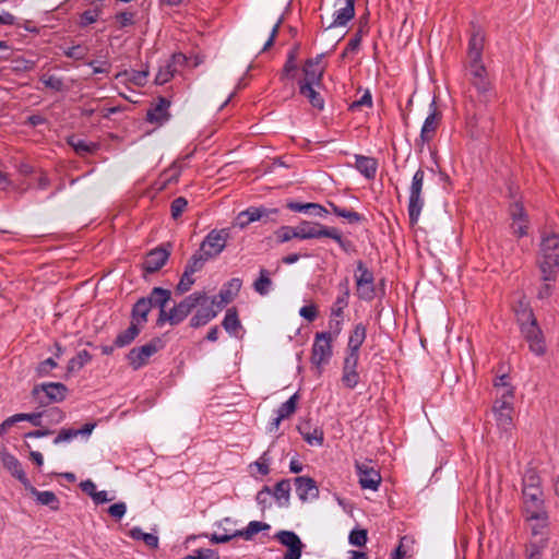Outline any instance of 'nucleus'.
Returning a JSON list of instances; mask_svg holds the SVG:
<instances>
[{
    "mask_svg": "<svg viewBox=\"0 0 559 559\" xmlns=\"http://www.w3.org/2000/svg\"><path fill=\"white\" fill-rule=\"evenodd\" d=\"M367 531L366 530H353L349 534V543L357 547H362L367 543Z\"/></svg>",
    "mask_w": 559,
    "mask_h": 559,
    "instance_id": "bf43d9fd",
    "label": "nucleus"
},
{
    "mask_svg": "<svg viewBox=\"0 0 559 559\" xmlns=\"http://www.w3.org/2000/svg\"><path fill=\"white\" fill-rule=\"evenodd\" d=\"M298 48L299 45H296L294 49L288 53L287 60L283 68V76H294V73L297 71L296 58Z\"/></svg>",
    "mask_w": 559,
    "mask_h": 559,
    "instance_id": "de8ad7c7",
    "label": "nucleus"
},
{
    "mask_svg": "<svg viewBox=\"0 0 559 559\" xmlns=\"http://www.w3.org/2000/svg\"><path fill=\"white\" fill-rule=\"evenodd\" d=\"M69 389L61 382H46L34 385L31 395L40 407L66 400Z\"/></svg>",
    "mask_w": 559,
    "mask_h": 559,
    "instance_id": "f03ea898",
    "label": "nucleus"
},
{
    "mask_svg": "<svg viewBox=\"0 0 559 559\" xmlns=\"http://www.w3.org/2000/svg\"><path fill=\"white\" fill-rule=\"evenodd\" d=\"M129 536L135 540H143L152 549L158 547V537L151 533H144L140 527H133L129 531Z\"/></svg>",
    "mask_w": 559,
    "mask_h": 559,
    "instance_id": "c9c22d12",
    "label": "nucleus"
},
{
    "mask_svg": "<svg viewBox=\"0 0 559 559\" xmlns=\"http://www.w3.org/2000/svg\"><path fill=\"white\" fill-rule=\"evenodd\" d=\"M197 559H219L218 552L210 548H201L194 551Z\"/></svg>",
    "mask_w": 559,
    "mask_h": 559,
    "instance_id": "774afa93",
    "label": "nucleus"
},
{
    "mask_svg": "<svg viewBox=\"0 0 559 559\" xmlns=\"http://www.w3.org/2000/svg\"><path fill=\"white\" fill-rule=\"evenodd\" d=\"M299 93L302 96L307 97L314 108L319 110L323 109L324 100L321 97V95L313 88V85H310L309 83L299 82Z\"/></svg>",
    "mask_w": 559,
    "mask_h": 559,
    "instance_id": "473e14b6",
    "label": "nucleus"
},
{
    "mask_svg": "<svg viewBox=\"0 0 559 559\" xmlns=\"http://www.w3.org/2000/svg\"><path fill=\"white\" fill-rule=\"evenodd\" d=\"M331 228L332 227L322 225L320 223L302 221L297 225L298 239H318L322 237L328 238L331 233Z\"/></svg>",
    "mask_w": 559,
    "mask_h": 559,
    "instance_id": "2eb2a0df",
    "label": "nucleus"
},
{
    "mask_svg": "<svg viewBox=\"0 0 559 559\" xmlns=\"http://www.w3.org/2000/svg\"><path fill=\"white\" fill-rule=\"evenodd\" d=\"M200 308L197 310L194 316L190 319V326L191 328H200L205 325L207 322H210L212 319H214L217 313L218 309H214V305L211 304L210 298L205 295V298L201 304H199Z\"/></svg>",
    "mask_w": 559,
    "mask_h": 559,
    "instance_id": "dca6fc26",
    "label": "nucleus"
},
{
    "mask_svg": "<svg viewBox=\"0 0 559 559\" xmlns=\"http://www.w3.org/2000/svg\"><path fill=\"white\" fill-rule=\"evenodd\" d=\"M471 84L477 91L478 100L487 104L495 96V92L491 82L488 79V73L485 66L474 64L469 66Z\"/></svg>",
    "mask_w": 559,
    "mask_h": 559,
    "instance_id": "39448f33",
    "label": "nucleus"
},
{
    "mask_svg": "<svg viewBox=\"0 0 559 559\" xmlns=\"http://www.w3.org/2000/svg\"><path fill=\"white\" fill-rule=\"evenodd\" d=\"M177 72V68L176 67H173L171 64H169L168 62L160 67L156 76H155V83L157 85H163L165 83H167L168 81H170L175 73Z\"/></svg>",
    "mask_w": 559,
    "mask_h": 559,
    "instance_id": "a18cd8bd",
    "label": "nucleus"
},
{
    "mask_svg": "<svg viewBox=\"0 0 559 559\" xmlns=\"http://www.w3.org/2000/svg\"><path fill=\"white\" fill-rule=\"evenodd\" d=\"M332 341L331 332H319L316 334L314 343L312 345L311 362L316 367L326 364L332 356Z\"/></svg>",
    "mask_w": 559,
    "mask_h": 559,
    "instance_id": "1a4fd4ad",
    "label": "nucleus"
},
{
    "mask_svg": "<svg viewBox=\"0 0 559 559\" xmlns=\"http://www.w3.org/2000/svg\"><path fill=\"white\" fill-rule=\"evenodd\" d=\"M522 484L523 488H539L540 477L537 471L533 467L527 468L523 475Z\"/></svg>",
    "mask_w": 559,
    "mask_h": 559,
    "instance_id": "49530a36",
    "label": "nucleus"
},
{
    "mask_svg": "<svg viewBox=\"0 0 559 559\" xmlns=\"http://www.w3.org/2000/svg\"><path fill=\"white\" fill-rule=\"evenodd\" d=\"M366 335H367L366 325L362 323L356 324L349 335L347 350L359 354L360 346L365 342Z\"/></svg>",
    "mask_w": 559,
    "mask_h": 559,
    "instance_id": "c756f323",
    "label": "nucleus"
},
{
    "mask_svg": "<svg viewBox=\"0 0 559 559\" xmlns=\"http://www.w3.org/2000/svg\"><path fill=\"white\" fill-rule=\"evenodd\" d=\"M12 63H13L12 70L14 72H28V71H32L36 66L35 61L27 60L23 57H17V58L13 59Z\"/></svg>",
    "mask_w": 559,
    "mask_h": 559,
    "instance_id": "864d4df0",
    "label": "nucleus"
},
{
    "mask_svg": "<svg viewBox=\"0 0 559 559\" xmlns=\"http://www.w3.org/2000/svg\"><path fill=\"white\" fill-rule=\"evenodd\" d=\"M338 217L345 218L349 224H358L365 221V217L361 214L345 207L342 209Z\"/></svg>",
    "mask_w": 559,
    "mask_h": 559,
    "instance_id": "0e129e2a",
    "label": "nucleus"
},
{
    "mask_svg": "<svg viewBox=\"0 0 559 559\" xmlns=\"http://www.w3.org/2000/svg\"><path fill=\"white\" fill-rule=\"evenodd\" d=\"M355 278L358 297L364 300H372L376 296L374 277L361 260L357 262Z\"/></svg>",
    "mask_w": 559,
    "mask_h": 559,
    "instance_id": "9d476101",
    "label": "nucleus"
},
{
    "mask_svg": "<svg viewBox=\"0 0 559 559\" xmlns=\"http://www.w3.org/2000/svg\"><path fill=\"white\" fill-rule=\"evenodd\" d=\"M524 511L530 521H540V526H547L548 514L545 510L542 488H523Z\"/></svg>",
    "mask_w": 559,
    "mask_h": 559,
    "instance_id": "7ed1b4c3",
    "label": "nucleus"
},
{
    "mask_svg": "<svg viewBox=\"0 0 559 559\" xmlns=\"http://www.w3.org/2000/svg\"><path fill=\"white\" fill-rule=\"evenodd\" d=\"M483 49H484V36L480 34L479 31H476L472 34L469 41H468V58H469V66L481 64V57H483Z\"/></svg>",
    "mask_w": 559,
    "mask_h": 559,
    "instance_id": "b1692460",
    "label": "nucleus"
},
{
    "mask_svg": "<svg viewBox=\"0 0 559 559\" xmlns=\"http://www.w3.org/2000/svg\"><path fill=\"white\" fill-rule=\"evenodd\" d=\"M222 324L228 333H235L241 326L236 307L227 309Z\"/></svg>",
    "mask_w": 559,
    "mask_h": 559,
    "instance_id": "4c0bfd02",
    "label": "nucleus"
},
{
    "mask_svg": "<svg viewBox=\"0 0 559 559\" xmlns=\"http://www.w3.org/2000/svg\"><path fill=\"white\" fill-rule=\"evenodd\" d=\"M188 201L183 197L176 198L170 204V213L174 219H178L185 212Z\"/></svg>",
    "mask_w": 559,
    "mask_h": 559,
    "instance_id": "5fc2aeb1",
    "label": "nucleus"
},
{
    "mask_svg": "<svg viewBox=\"0 0 559 559\" xmlns=\"http://www.w3.org/2000/svg\"><path fill=\"white\" fill-rule=\"evenodd\" d=\"M270 528V525L264 522L252 521L248 524L246 530L236 531L235 535L238 537H242L246 540H250L255 534L266 531Z\"/></svg>",
    "mask_w": 559,
    "mask_h": 559,
    "instance_id": "72a5a7b5",
    "label": "nucleus"
},
{
    "mask_svg": "<svg viewBox=\"0 0 559 559\" xmlns=\"http://www.w3.org/2000/svg\"><path fill=\"white\" fill-rule=\"evenodd\" d=\"M205 298V292H195L171 308L177 323H181Z\"/></svg>",
    "mask_w": 559,
    "mask_h": 559,
    "instance_id": "ddd939ff",
    "label": "nucleus"
},
{
    "mask_svg": "<svg viewBox=\"0 0 559 559\" xmlns=\"http://www.w3.org/2000/svg\"><path fill=\"white\" fill-rule=\"evenodd\" d=\"M88 53V48L83 45L71 46L63 50V55L74 60H83Z\"/></svg>",
    "mask_w": 559,
    "mask_h": 559,
    "instance_id": "3c124183",
    "label": "nucleus"
},
{
    "mask_svg": "<svg viewBox=\"0 0 559 559\" xmlns=\"http://www.w3.org/2000/svg\"><path fill=\"white\" fill-rule=\"evenodd\" d=\"M355 16V0H345V7L335 13L334 21L326 27L345 26Z\"/></svg>",
    "mask_w": 559,
    "mask_h": 559,
    "instance_id": "bb28decb",
    "label": "nucleus"
},
{
    "mask_svg": "<svg viewBox=\"0 0 559 559\" xmlns=\"http://www.w3.org/2000/svg\"><path fill=\"white\" fill-rule=\"evenodd\" d=\"M425 171L419 168L413 176L412 185L409 188V202H408V217L411 225L417 224L423 206L424 200L421 191L424 186Z\"/></svg>",
    "mask_w": 559,
    "mask_h": 559,
    "instance_id": "20e7f679",
    "label": "nucleus"
},
{
    "mask_svg": "<svg viewBox=\"0 0 559 559\" xmlns=\"http://www.w3.org/2000/svg\"><path fill=\"white\" fill-rule=\"evenodd\" d=\"M40 82L50 90H53L56 92H61L64 90V83L62 79L56 76V75H43L40 78Z\"/></svg>",
    "mask_w": 559,
    "mask_h": 559,
    "instance_id": "603ef678",
    "label": "nucleus"
},
{
    "mask_svg": "<svg viewBox=\"0 0 559 559\" xmlns=\"http://www.w3.org/2000/svg\"><path fill=\"white\" fill-rule=\"evenodd\" d=\"M371 464L372 461H356L355 467L361 488L377 490L381 484V475Z\"/></svg>",
    "mask_w": 559,
    "mask_h": 559,
    "instance_id": "9b49d317",
    "label": "nucleus"
},
{
    "mask_svg": "<svg viewBox=\"0 0 559 559\" xmlns=\"http://www.w3.org/2000/svg\"><path fill=\"white\" fill-rule=\"evenodd\" d=\"M328 238L335 240L345 252H350L354 250L353 242L348 239H345L336 227L331 228V233Z\"/></svg>",
    "mask_w": 559,
    "mask_h": 559,
    "instance_id": "09e8293b",
    "label": "nucleus"
},
{
    "mask_svg": "<svg viewBox=\"0 0 559 559\" xmlns=\"http://www.w3.org/2000/svg\"><path fill=\"white\" fill-rule=\"evenodd\" d=\"M359 360V354L348 352L346 354V357L344 359V366H343V372L345 371H357V365Z\"/></svg>",
    "mask_w": 559,
    "mask_h": 559,
    "instance_id": "e2e57ef3",
    "label": "nucleus"
},
{
    "mask_svg": "<svg viewBox=\"0 0 559 559\" xmlns=\"http://www.w3.org/2000/svg\"><path fill=\"white\" fill-rule=\"evenodd\" d=\"M1 462L5 469H8L13 477L19 479L24 488L31 483L22 467L21 462L12 454L3 452L1 454Z\"/></svg>",
    "mask_w": 559,
    "mask_h": 559,
    "instance_id": "6ab92c4d",
    "label": "nucleus"
},
{
    "mask_svg": "<svg viewBox=\"0 0 559 559\" xmlns=\"http://www.w3.org/2000/svg\"><path fill=\"white\" fill-rule=\"evenodd\" d=\"M516 310L518 322L523 337L528 343L530 350L537 356L546 353V342L542 329L539 328L534 312L522 302Z\"/></svg>",
    "mask_w": 559,
    "mask_h": 559,
    "instance_id": "f257e3e1",
    "label": "nucleus"
},
{
    "mask_svg": "<svg viewBox=\"0 0 559 559\" xmlns=\"http://www.w3.org/2000/svg\"><path fill=\"white\" fill-rule=\"evenodd\" d=\"M141 328L136 326L133 323H130V326L120 332L115 338V346L117 348H122L129 346L141 333Z\"/></svg>",
    "mask_w": 559,
    "mask_h": 559,
    "instance_id": "2f4dec72",
    "label": "nucleus"
},
{
    "mask_svg": "<svg viewBox=\"0 0 559 559\" xmlns=\"http://www.w3.org/2000/svg\"><path fill=\"white\" fill-rule=\"evenodd\" d=\"M356 169L367 179L372 180L378 169V160L374 157L356 155Z\"/></svg>",
    "mask_w": 559,
    "mask_h": 559,
    "instance_id": "393cba45",
    "label": "nucleus"
},
{
    "mask_svg": "<svg viewBox=\"0 0 559 559\" xmlns=\"http://www.w3.org/2000/svg\"><path fill=\"white\" fill-rule=\"evenodd\" d=\"M299 400L298 393L292 395L285 403H283L278 411L277 415H280V419L289 418L297 409V403Z\"/></svg>",
    "mask_w": 559,
    "mask_h": 559,
    "instance_id": "a19ab883",
    "label": "nucleus"
},
{
    "mask_svg": "<svg viewBox=\"0 0 559 559\" xmlns=\"http://www.w3.org/2000/svg\"><path fill=\"white\" fill-rule=\"evenodd\" d=\"M302 71L305 73L302 83H309L310 85L321 84L324 70L314 68V60L312 58L306 60Z\"/></svg>",
    "mask_w": 559,
    "mask_h": 559,
    "instance_id": "7c9ffc66",
    "label": "nucleus"
},
{
    "mask_svg": "<svg viewBox=\"0 0 559 559\" xmlns=\"http://www.w3.org/2000/svg\"><path fill=\"white\" fill-rule=\"evenodd\" d=\"M15 415H16L17 423L26 420V421H29L35 427L43 426L41 418L44 416V413H41V412L31 413V414L20 413V414H15Z\"/></svg>",
    "mask_w": 559,
    "mask_h": 559,
    "instance_id": "13d9d810",
    "label": "nucleus"
},
{
    "mask_svg": "<svg viewBox=\"0 0 559 559\" xmlns=\"http://www.w3.org/2000/svg\"><path fill=\"white\" fill-rule=\"evenodd\" d=\"M294 484L296 486V492L298 498L306 502L308 497L318 498L319 497V488L313 478L309 476H298L294 479Z\"/></svg>",
    "mask_w": 559,
    "mask_h": 559,
    "instance_id": "a211bd4d",
    "label": "nucleus"
},
{
    "mask_svg": "<svg viewBox=\"0 0 559 559\" xmlns=\"http://www.w3.org/2000/svg\"><path fill=\"white\" fill-rule=\"evenodd\" d=\"M512 404L508 399L497 400L492 412L499 427L507 430L512 426Z\"/></svg>",
    "mask_w": 559,
    "mask_h": 559,
    "instance_id": "f3484780",
    "label": "nucleus"
},
{
    "mask_svg": "<svg viewBox=\"0 0 559 559\" xmlns=\"http://www.w3.org/2000/svg\"><path fill=\"white\" fill-rule=\"evenodd\" d=\"M92 360V355L86 350L83 349L78 353V355L73 358H71L68 362L67 367V373H73L74 371L80 370L84 367L87 362Z\"/></svg>",
    "mask_w": 559,
    "mask_h": 559,
    "instance_id": "f704fd0d",
    "label": "nucleus"
},
{
    "mask_svg": "<svg viewBox=\"0 0 559 559\" xmlns=\"http://www.w3.org/2000/svg\"><path fill=\"white\" fill-rule=\"evenodd\" d=\"M510 215L514 222H527V214L521 202L515 201L510 205Z\"/></svg>",
    "mask_w": 559,
    "mask_h": 559,
    "instance_id": "4d7b16f0",
    "label": "nucleus"
},
{
    "mask_svg": "<svg viewBox=\"0 0 559 559\" xmlns=\"http://www.w3.org/2000/svg\"><path fill=\"white\" fill-rule=\"evenodd\" d=\"M432 107H436V102L432 100ZM441 120V112L433 108L432 112L425 119L424 126L420 131V140L421 142H430L435 136L437 128Z\"/></svg>",
    "mask_w": 559,
    "mask_h": 559,
    "instance_id": "412c9836",
    "label": "nucleus"
},
{
    "mask_svg": "<svg viewBox=\"0 0 559 559\" xmlns=\"http://www.w3.org/2000/svg\"><path fill=\"white\" fill-rule=\"evenodd\" d=\"M144 301H148V307L165 308L167 302L171 299V292L163 287H154L150 295L141 297Z\"/></svg>",
    "mask_w": 559,
    "mask_h": 559,
    "instance_id": "a878e982",
    "label": "nucleus"
},
{
    "mask_svg": "<svg viewBox=\"0 0 559 559\" xmlns=\"http://www.w3.org/2000/svg\"><path fill=\"white\" fill-rule=\"evenodd\" d=\"M210 260L203 252L199 250L188 261L185 270L194 274L203 269L205 262Z\"/></svg>",
    "mask_w": 559,
    "mask_h": 559,
    "instance_id": "37998d69",
    "label": "nucleus"
},
{
    "mask_svg": "<svg viewBox=\"0 0 559 559\" xmlns=\"http://www.w3.org/2000/svg\"><path fill=\"white\" fill-rule=\"evenodd\" d=\"M274 537L287 547L283 559H300L305 545L295 532L280 531Z\"/></svg>",
    "mask_w": 559,
    "mask_h": 559,
    "instance_id": "f8f14e48",
    "label": "nucleus"
},
{
    "mask_svg": "<svg viewBox=\"0 0 559 559\" xmlns=\"http://www.w3.org/2000/svg\"><path fill=\"white\" fill-rule=\"evenodd\" d=\"M43 413L44 416L49 418V423L51 424H59L66 417V414L59 407H50Z\"/></svg>",
    "mask_w": 559,
    "mask_h": 559,
    "instance_id": "338daca9",
    "label": "nucleus"
},
{
    "mask_svg": "<svg viewBox=\"0 0 559 559\" xmlns=\"http://www.w3.org/2000/svg\"><path fill=\"white\" fill-rule=\"evenodd\" d=\"M194 284V278H192V273L188 271H183L179 283L176 286L177 294L181 295L190 290L191 286Z\"/></svg>",
    "mask_w": 559,
    "mask_h": 559,
    "instance_id": "6e6d98bb",
    "label": "nucleus"
},
{
    "mask_svg": "<svg viewBox=\"0 0 559 559\" xmlns=\"http://www.w3.org/2000/svg\"><path fill=\"white\" fill-rule=\"evenodd\" d=\"M362 106H367V107L372 106V96L368 90L365 91L364 95L359 99L353 102L349 105V110L355 111Z\"/></svg>",
    "mask_w": 559,
    "mask_h": 559,
    "instance_id": "69168bd1",
    "label": "nucleus"
},
{
    "mask_svg": "<svg viewBox=\"0 0 559 559\" xmlns=\"http://www.w3.org/2000/svg\"><path fill=\"white\" fill-rule=\"evenodd\" d=\"M164 347V342L160 337H154L148 343L133 347L128 354L127 359L129 365L138 370L148 362L151 356L156 354Z\"/></svg>",
    "mask_w": 559,
    "mask_h": 559,
    "instance_id": "423d86ee",
    "label": "nucleus"
},
{
    "mask_svg": "<svg viewBox=\"0 0 559 559\" xmlns=\"http://www.w3.org/2000/svg\"><path fill=\"white\" fill-rule=\"evenodd\" d=\"M166 322H168L170 325H178V323L176 321V318H175V314H174L171 309L169 311H167L166 307L165 308H159V313H158V318L156 320V324L158 326H162Z\"/></svg>",
    "mask_w": 559,
    "mask_h": 559,
    "instance_id": "052dcab7",
    "label": "nucleus"
},
{
    "mask_svg": "<svg viewBox=\"0 0 559 559\" xmlns=\"http://www.w3.org/2000/svg\"><path fill=\"white\" fill-rule=\"evenodd\" d=\"M542 278L545 282L555 281L559 270V253L543 254V259L538 261Z\"/></svg>",
    "mask_w": 559,
    "mask_h": 559,
    "instance_id": "aec40b11",
    "label": "nucleus"
},
{
    "mask_svg": "<svg viewBox=\"0 0 559 559\" xmlns=\"http://www.w3.org/2000/svg\"><path fill=\"white\" fill-rule=\"evenodd\" d=\"M170 106V102L165 97H158V103L150 108L146 112V120L151 123H159L167 121L170 117L168 112V108Z\"/></svg>",
    "mask_w": 559,
    "mask_h": 559,
    "instance_id": "4be33fe9",
    "label": "nucleus"
},
{
    "mask_svg": "<svg viewBox=\"0 0 559 559\" xmlns=\"http://www.w3.org/2000/svg\"><path fill=\"white\" fill-rule=\"evenodd\" d=\"M68 144L80 156L95 153L99 145L94 142H86L78 135H70L67 139Z\"/></svg>",
    "mask_w": 559,
    "mask_h": 559,
    "instance_id": "c85d7f7f",
    "label": "nucleus"
},
{
    "mask_svg": "<svg viewBox=\"0 0 559 559\" xmlns=\"http://www.w3.org/2000/svg\"><path fill=\"white\" fill-rule=\"evenodd\" d=\"M33 497H35L38 504L47 506L53 511L60 508V500L52 491H39L31 483L25 487Z\"/></svg>",
    "mask_w": 559,
    "mask_h": 559,
    "instance_id": "5701e85b",
    "label": "nucleus"
},
{
    "mask_svg": "<svg viewBox=\"0 0 559 559\" xmlns=\"http://www.w3.org/2000/svg\"><path fill=\"white\" fill-rule=\"evenodd\" d=\"M365 34V26H358L354 36L349 39L345 50L342 52L341 57L344 59L348 52H355L359 49L362 35Z\"/></svg>",
    "mask_w": 559,
    "mask_h": 559,
    "instance_id": "c03bdc74",
    "label": "nucleus"
},
{
    "mask_svg": "<svg viewBox=\"0 0 559 559\" xmlns=\"http://www.w3.org/2000/svg\"><path fill=\"white\" fill-rule=\"evenodd\" d=\"M278 242H287L293 238H298L297 226H282L275 231Z\"/></svg>",
    "mask_w": 559,
    "mask_h": 559,
    "instance_id": "8fccbe9b",
    "label": "nucleus"
},
{
    "mask_svg": "<svg viewBox=\"0 0 559 559\" xmlns=\"http://www.w3.org/2000/svg\"><path fill=\"white\" fill-rule=\"evenodd\" d=\"M540 251L542 254L559 253V235L551 233L550 235L543 237Z\"/></svg>",
    "mask_w": 559,
    "mask_h": 559,
    "instance_id": "e433bc0d",
    "label": "nucleus"
},
{
    "mask_svg": "<svg viewBox=\"0 0 559 559\" xmlns=\"http://www.w3.org/2000/svg\"><path fill=\"white\" fill-rule=\"evenodd\" d=\"M345 289L342 296H338L334 306L332 307L331 317L343 318V310L348 305L349 290L347 287V280H345Z\"/></svg>",
    "mask_w": 559,
    "mask_h": 559,
    "instance_id": "79ce46f5",
    "label": "nucleus"
},
{
    "mask_svg": "<svg viewBox=\"0 0 559 559\" xmlns=\"http://www.w3.org/2000/svg\"><path fill=\"white\" fill-rule=\"evenodd\" d=\"M272 285V281L270 278V273L265 269H261L259 273V277L253 283L254 290L264 296L269 293L270 286Z\"/></svg>",
    "mask_w": 559,
    "mask_h": 559,
    "instance_id": "58836bf2",
    "label": "nucleus"
},
{
    "mask_svg": "<svg viewBox=\"0 0 559 559\" xmlns=\"http://www.w3.org/2000/svg\"><path fill=\"white\" fill-rule=\"evenodd\" d=\"M151 309L152 308L148 307V301L146 302L144 299L139 298L131 310V323L142 329L147 322V316Z\"/></svg>",
    "mask_w": 559,
    "mask_h": 559,
    "instance_id": "cd10ccee",
    "label": "nucleus"
},
{
    "mask_svg": "<svg viewBox=\"0 0 559 559\" xmlns=\"http://www.w3.org/2000/svg\"><path fill=\"white\" fill-rule=\"evenodd\" d=\"M56 367H58L57 361L53 358H47L38 364L36 367V373L38 377H45L48 376L50 370Z\"/></svg>",
    "mask_w": 559,
    "mask_h": 559,
    "instance_id": "680f3d73",
    "label": "nucleus"
},
{
    "mask_svg": "<svg viewBox=\"0 0 559 559\" xmlns=\"http://www.w3.org/2000/svg\"><path fill=\"white\" fill-rule=\"evenodd\" d=\"M242 285V281L238 277H234L228 281L218 295L211 299V304L216 306L218 310H222L227 304H229L235 296L239 293Z\"/></svg>",
    "mask_w": 559,
    "mask_h": 559,
    "instance_id": "4468645a",
    "label": "nucleus"
},
{
    "mask_svg": "<svg viewBox=\"0 0 559 559\" xmlns=\"http://www.w3.org/2000/svg\"><path fill=\"white\" fill-rule=\"evenodd\" d=\"M171 247L173 245L170 242H167L165 245L158 246L150 250L146 253L145 259L142 263L144 276L146 274H154L158 272L167 263L171 254Z\"/></svg>",
    "mask_w": 559,
    "mask_h": 559,
    "instance_id": "0eeeda50",
    "label": "nucleus"
},
{
    "mask_svg": "<svg viewBox=\"0 0 559 559\" xmlns=\"http://www.w3.org/2000/svg\"><path fill=\"white\" fill-rule=\"evenodd\" d=\"M274 498L277 501L284 500V504H287L289 502L290 498V483L288 479H282L280 480L275 487L272 493Z\"/></svg>",
    "mask_w": 559,
    "mask_h": 559,
    "instance_id": "ea45409f",
    "label": "nucleus"
},
{
    "mask_svg": "<svg viewBox=\"0 0 559 559\" xmlns=\"http://www.w3.org/2000/svg\"><path fill=\"white\" fill-rule=\"evenodd\" d=\"M229 238V229H213L204 238L200 246V251L203 252L209 259L217 257L226 247L227 239Z\"/></svg>",
    "mask_w": 559,
    "mask_h": 559,
    "instance_id": "6e6552de",
    "label": "nucleus"
}]
</instances>
